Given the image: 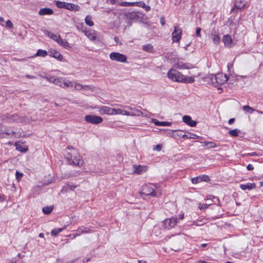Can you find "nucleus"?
Instances as JSON below:
<instances>
[{"instance_id": "obj_24", "label": "nucleus", "mask_w": 263, "mask_h": 263, "mask_svg": "<svg viewBox=\"0 0 263 263\" xmlns=\"http://www.w3.org/2000/svg\"><path fill=\"white\" fill-rule=\"evenodd\" d=\"M63 88L73 87L74 86V82L70 81L64 78L63 82Z\"/></svg>"}, {"instance_id": "obj_59", "label": "nucleus", "mask_w": 263, "mask_h": 263, "mask_svg": "<svg viewBox=\"0 0 263 263\" xmlns=\"http://www.w3.org/2000/svg\"><path fill=\"white\" fill-rule=\"evenodd\" d=\"M184 218V213L183 212H181L180 214L179 215V218H178V220H182Z\"/></svg>"}, {"instance_id": "obj_41", "label": "nucleus", "mask_w": 263, "mask_h": 263, "mask_svg": "<svg viewBox=\"0 0 263 263\" xmlns=\"http://www.w3.org/2000/svg\"><path fill=\"white\" fill-rule=\"evenodd\" d=\"M211 203H199L198 204V208L200 210H204L208 208L209 205H210Z\"/></svg>"}, {"instance_id": "obj_56", "label": "nucleus", "mask_w": 263, "mask_h": 263, "mask_svg": "<svg viewBox=\"0 0 263 263\" xmlns=\"http://www.w3.org/2000/svg\"><path fill=\"white\" fill-rule=\"evenodd\" d=\"M119 5L122 6H127L132 5V3L123 2L119 3Z\"/></svg>"}, {"instance_id": "obj_3", "label": "nucleus", "mask_w": 263, "mask_h": 263, "mask_svg": "<svg viewBox=\"0 0 263 263\" xmlns=\"http://www.w3.org/2000/svg\"><path fill=\"white\" fill-rule=\"evenodd\" d=\"M111 60L120 63H126L127 57L125 55L117 52H111L109 54Z\"/></svg>"}, {"instance_id": "obj_46", "label": "nucleus", "mask_w": 263, "mask_h": 263, "mask_svg": "<svg viewBox=\"0 0 263 263\" xmlns=\"http://www.w3.org/2000/svg\"><path fill=\"white\" fill-rule=\"evenodd\" d=\"M201 182V178L199 176L193 178L192 179V182L193 184H197Z\"/></svg>"}, {"instance_id": "obj_16", "label": "nucleus", "mask_w": 263, "mask_h": 263, "mask_svg": "<svg viewBox=\"0 0 263 263\" xmlns=\"http://www.w3.org/2000/svg\"><path fill=\"white\" fill-rule=\"evenodd\" d=\"M53 13V11L49 8H42L40 10L39 12V14L40 15H51Z\"/></svg>"}, {"instance_id": "obj_9", "label": "nucleus", "mask_w": 263, "mask_h": 263, "mask_svg": "<svg viewBox=\"0 0 263 263\" xmlns=\"http://www.w3.org/2000/svg\"><path fill=\"white\" fill-rule=\"evenodd\" d=\"M175 67L180 69H184L192 68L193 66L190 63H184L182 62H178L175 63Z\"/></svg>"}, {"instance_id": "obj_5", "label": "nucleus", "mask_w": 263, "mask_h": 263, "mask_svg": "<svg viewBox=\"0 0 263 263\" xmlns=\"http://www.w3.org/2000/svg\"><path fill=\"white\" fill-rule=\"evenodd\" d=\"M67 158L69 160L70 164L81 166L83 163V160L82 157L77 153H76V155L73 157L72 156H67Z\"/></svg>"}, {"instance_id": "obj_27", "label": "nucleus", "mask_w": 263, "mask_h": 263, "mask_svg": "<svg viewBox=\"0 0 263 263\" xmlns=\"http://www.w3.org/2000/svg\"><path fill=\"white\" fill-rule=\"evenodd\" d=\"M48 52L46 50L42 49H39L35 54V57H45L47 55Z\"/></svg>"}, {"instance_id": "obj_26", "label": "nucleus", "mask_w": 263, "mask_h": 263, "mask_svg": "<svg viewBox=\"0 0 263 263\" xmlns=\"http://www.w3.org/2000/svg\"><path fill=\"white\" fill-rule=\"evenodd\" d=\"M195 81V79L192 77H185L183 75L182 78V81H181V83H191L194 82Z\"/></svg>"}, {"instance_id": "obj_4", "label": "nucleus", "mask_w": 263, "mask_h": 263, "mask_svg": "<svg viewBox=\"0 0 263 263\" xmlns=\"http://www.w3.org/2000/svg\"><path fill=\"white\" fill-rule=\"evenodd\" d=\"M182 34V29L179 25H176L174 27V30L172 33V41L173 42L179 43L181 39Z\"/></svg>"}, {"instance_id": "obj_52", "label": "nucleus", "mask_w": 263, "mask_h": 263, "mask_svg": "<svg viewBox=\"0 0 263 263\" xmlns=\"http://www.w3.org/2000/svg\"><path fill=\"white\" fill-rule=\"evenodd\" d=\"M23 175V173H20V172H18V171H16V173H15V176H16V179H17L18 181H19V180H20V179H21V178L22 177Z\"/></svg>"}, {"instance_id": "obj_43", "label": "nucleus", "mask_w": 263, "mask_h": 263, "mask_svg": "<svg viewBox=\"0 0 263 263\" xmlns=\"http://www.w3.org/2000/svg\"><path fill=\"white\" fill-rule=\"evenodd\" d=\"M82 88L83 90H90L91 91L94 90V87L92 86L82 85Z\"/></svg>"}, {"instance_id": "obj_61", "label": "nucleus", "mask_w": 263, "mask_h": 263, "mask_svg": "<svg viewBox=\"0 0 263 263\" xmlns=\"http://www.w3.org/2000/svg\"><path fill=\"white\" fill-rule=\"evenodd\" d=\"M233 63H229L227 65L228 70L229 71L233 67Z\"/></svg>"}, {"instance_id": "obj_29", "label": "nucleus", "mask_w": 263, "mask_h": 263, "mask_svg": "<svg viewBox=\"0 0 263 263\" xmlns=\"http://www.w3.org/2000/svg\"><path fill=\"white\" fill-rule=\"evenodd\" d=\"M223 41L226 45L230 44L232 43V40L230 35H225L223 37Z\"/></svg>"}, {"instance_id": "obj_34", "label": "nucleus", "mask_w": 263, "mask_h": 263, "mask_svg": "<svg viewBox=\"0 0 263 263\" xmlns=\"http://www.w3.org/2000/svg\"><path fill=\"white\" fill-rule=\"evenodd\" d=\"M143 14L141 13L133 12V21H138V18H142Z\"/></svg>"}, {"instance_id": "obj_30", "label": "nucleus", "mask_w": 263, "mask_h": 263, "mask_svg": "<svg viewBox=\"0 0 263 263\" xmlns=\"http://www.w3.org/2000/svg\"><path fill=\"white\" fill-rule=\"evenodd\" d=\"M53 209V208L52 206H47L44 207L42 209V211L45 214H49L52 212Z\"/></svg>"}, {"instance_id": "obj_8", "label": "nucleus", "mask_w": 263, "mask_h": 263, "mask_svg": "<svg viewBox=\"0 0 263 263\" xmlns=\"http://www.w3.org/2000/svg\"><path fill=\"white\" fill-rule=\"evenodd\" d=\"M134 173L137 174H142L147 170V165H134Z\"/></svg>"}, {"instance_id": "obj_15", "label": "nucleus", "mask_w": 263, "mask_h": 263, "mask_svg": "<svg viewBox=\"0 0 263 263\" xmlns=\"http://www.w3.org/2000/svg\"><path fill=\"white\" fill-rule=\"evenodd\" d=\"M242 190H251L256 187V184L254 183H248L247 184H241L239 185Z\"/></svg>"}, {"instance_id": "obj_18", "label": "nucleus", "mask_w": 263, "mask_h": 263, "mask_svg": "<svg viewBox=\"0 0 263 263\" xmlns=\"http://www.w3.org/2000/svg\"><path fill=\"white\" fill-rule=\"evenodd\" d=\"M142 49L147 52L153 53L155 52L154 46L151 44H146L142 46Z\"/></svg>"}, {"instance_id": "obj_1", "label": "nucleus", "mask_w": 263, "mask_h": 263, "mask_svg": "<svg viewBox=\"0 0 263 263\" xmlns=\"http://www.w3.org/2000/svg\"><path fill=\"white\" fill-rule=\"evenodd\" d=\"M157 189L156 185L154 184L149 183L145 184L143 186L142 190V193L146 196H151L152 197H156L157 193L156 190Z\"/></svg>"}, {"instance_id": "obj_63", "label": "nucleus", "mask_w": 263, "mask_h": 263, "mask_svg": "<svg viewBox=\"0 0 263 263\" xmlns=\"http://www.w3.org/2000/svg\"><path fill=\"white\" fill-rule=\"evenodd\" d=\"M248 155L250 156H256L257 155V153L256 152L251 153L248 154Z\"/></svg>"}, {"instance_id": "obj_62", "label": "nucleus", "mask_w": 263, "mask_h": 263, "mask_svg": "<svg viewBox=\"0 0 263 263\" xmlns=\"http://www.w3.org/2000/svg\"><path fill=\"white\" fill-rule=\"evenodd\" d=\"M26 77L28 79H35L36 77L35 76H31V75H29V74H27L26 75Z\"/></svg>"}, {"instance_id": "obj_13", "label": "nucleus", "mask_w": 263, "mask_h": 263, "mask_svg": "<svg viewBox=\"0 0 263 263\" xmlns=\"http://www.w3.org/2000/svg\"><path fill=\"white\" fill-rule=\"evenodd\" d=\"M49 55L60 61H62L63 59V55L59 52L55 50H49Z\"/></svg>"}, {"instance_id": "obj_42", "label": "nucleus", "mask_w": 263, "mask_h": 263, "mask_svg": "<svg viewBox=\"0 0 263 263\" xmlns=\"http://www.w3.org/2000/svg\"><path fill=\"white\" fill-rule=\"evenodd\" d=\"M243 109L247 112H249V113H252L254 111V109L251 108L250 106H249V105H245L243 106Z\"/></svg>"}, {"instance_id": "obj_35", "label": "nucleus", "mask_w": 263, "mask_h": 263, "mask_svg": "<svg viewBox=\"0 0 263 263\" xmlns=\"http://www.w3.org/2000/svg\"><path fill=\"white\" fill-rule=\"evenodd\" d=\"M77 232L78 233L76 234L75 236H79L82 233H88L89 230L85 228H80L78 229Z\"/></svg>"}, {"instance_id": "obj_55", "label": "nucleus", "mask_w": 263, "mask_h": 263, "mask_svg": "<svg viewBox=\"0 0 263 263\" xmlns=\"http://www.w3.org/2000/svg\"><path fill=\"white\" fill-rule=\"evenodd\" d=\"M200 31H201V28L200 27H198L196 28V33L197 36L199 37H201Z\"/></svg>"}, {"instance_id": "obj_47", "label": "nucleus", "mask_w": 263, "mask_h": 263, "mask_svg": "<svg viewBox=\"0 0 263 263\" xmlns=\"http://www.w3.org/2000/svg\"><path fill=\"white\" fill-rule=\"evenodd\" d=\"M73 87H74L75 89H76V90H82V85L80 83H76L74 82Z\"/></svg>"}, {"instance_id": "obj_10", "label": "nucleus", "mask_w": 263, "mask_h": 263, "mask_svg": "<svg viewBox=\"0 0 263 263\" xmlns=\"http://www.w3.org/2000/svg\"><path fill=\"white\" fill-rule=\"evenodd\" d=\"M183 121L187 125L195 127L197 124V122L192 119V118L187 115H185L182 117Z\"/></svg>"}, {"instance_id": "obj_6", "label": "nucleus", "mask_w": 263, "mask_h": 263, "mask_svg": "<svg viewBox=\"0 0 263 263\" xmlns=\"http://www.w3.org/2000/svg\"><path fill=\"white\" fill-rule=\"evenodd\" d=\"M85 120L93 124H98L103 122V118L100 116L90 115L85 117Z\"/></svg>"}, {"instance_id": "obj_19", "label": "nucleus", "mask_w": 263, "mask_h": 263, "mask_svg": "<svg viewBox=\"0 0 263 263\" xmlns=\"http://www.w3.org/2000/svg\"><path fill=\"white\" fill-rule=\"evenodd\" d=\"M76 187L77 186L75 185L67 184L63 187L62 189L61 190V192L62 193H65L69 191H73Z\"/></svg>"}, {"instance_id": "obj_54", "label": "nucleus", "mask_w": 263, "mask_h": 263, "mask_svg": "<svg viewBox=\"0 0 263 263\" xmlns=\"http://www.w3.org/2000/svg\"><path fill=\"white\" fill-rule=\"evenodd\" d=\"M208 199H211L213 201V202H216L215 200H216L217 201H218L219 202V199L216 197H215V196H210L209 198H207V200Z\"/></svg>"}, {"instance_id": "obj_25", "label": "nucleus", "mask_w": 263, "mask_h": 263, "mask_svg": "<svg viewBox=\"0 0 263 263\" xmlns=\"http://www.w3.org/2000/svg\"><path fill=\"white\" fill-rule=\"evenodd\" d=\"M9 121L10 122L13 121V122H21L22 121V120L21 118L20 117L17 115L14 114V115H11L9 117Z\"/></svg>"}, {"instance_id": "obj_48", "label": "nucleus", "mask_w": 263, "mask_h": 263, "mask_svg": "<svg viewBox=\"0 0 263 263\" xmlns=\"http://www.w3.org/2000/svg\"><path fill=\"white\" fill-rule=\"evenodd\" d=\"M201 178V181L208 182L210 180L209 177L207 175H202L199 176Z\"/></svg>"}, {"instance_id": "obj_60", "label": "nucleus", "mask_w": 263, "mask_h": 263, "mask_svg": "<svg viewBox=\"0 0 263 263\" xmlns=\"http://www.w3.org/2000/svg\"><path fill=\"white\" fill-rule=\"evenodd\" d=\"M160 23L163 26L165 25V20H164V18L163 17H161L160 18Z\"/></svg>"}, {"instance_id": "obj_14", "label": "nucleus", "mask_w": 263, "mask_h": 263, "mask_svg": "<svg viewBox=\"0 0 263 263\" xmlns=\"http://www.w3.org/2000/svg\"><path fill=\"white\" fill-rule=\"evenodd\" d=\"M85 34L91 40H96L97 39V34L95 30L89 29L85 31Z\"/></svg>"}, {"instance_id": "obj_39", "label": "nucleus", "mask_w": 263, "mask_h": 263, "mask_svg": "<svg viewBox=\"0 0 263 263\" xmlns=\"http://www.w3.org/2000/svg\"><path fill=\"white\" fill-rule=\"evenodd\" d=\"M204 145L207 146L209 148L216 147L217 145L213 142H204Z\"/></svg>"}, {"instance_id": "obj_44", "label": "nucleus", "mask_w": 263, "mask_h": 263, "mask_svg": "<svg viewBox=\"0 0 263 263\" xmlns=\"http://www.w3.org/2000/svg\"><path fill=\"white\" fill-rule=\"evenodd\" d=\"M55 3H56V6L58 8H65V4H66L65 2H63L58 1L55 2Z\"/></svg>"}, {"instance_id": "obj_45", "label": "nucleus", "mask_w": 263, "mask_h": 263, "mask_svg": "<svg viewBox=\"0 0 263 263\" xmlns=\"http://www.w3.org/2000/svg\"><path fill=\"white\" fill-rule=\"evenodd\" d=\"M50 36L52 40H53L54 41H56L57 43L58 42V40H59L60 38L61 37L60 35L59 34L51 33Z\"/></svg>"}, {"instance_id": "obj_51", "label": "nucleus", "mask_w": 263, "mask_h": 263, "mask_svg": "<svg viewBox=\"0 0 263 263\" xmlns=\"http://www.w3.org/2000/svg\"><path fill=\"white\" fill-rule=\"evenodd\" d=\"M6 27L9 28H12L13 27V24L10 20H8L6 22Z\"/></svg>"}, {"instance_id": "obj_21", "label": "nucleus", "mask_w": 263, "mask_h": 263, "mask_svg": "<svg viewBox=\"0 0 263 263\" xmlns=\"http://www.w3.org/2000/svg\"><path fill=\"white\" fill-rule=\"evenodd\" d=\"M152 122L157 126H169L171 125V123L169 122H160L158 121L157 119H153Z\"/></svg>"}, {"instance_id": "obj_50", "label": "nucleus", "mask_w": 263, "mask_h": 263, "mask_svg": "<svg viewBox=\"0 0 263 263\" xmlns=\"http://www.w3.org/2000/svg\"><path fill=\"white\" fill-rule=\"evenodd\" d=\"M135 5L142 8L145 6V4L143 2L133 3V5Z\"/></svg>"}, {"instance_id": "obj_32", "label": "nucleus", "mask_w": 263, "mask_h": 263, "mask_svg": "<svg viewBox=\"0 0 263 263\" xmlns=\"http://www.w3.org/2000/svg\"><path fill=\"white\" fill-rule=\"evenodd\" d=\"M64 78L60 77V78H56L55 80L54 84L60 86V87H63V82L64 81Z\"/></svg>"}, {"instance_id": "obj_37", "label": "nucleus", "mask_w": 263, "mask_h": 263, "mask_svg": "<svg viewBox=\"0 0 263 263\" xmlns=\"http://www.w3.org/2000/svg\"><path fill=\"white\" fill-rule=\"evenodd\" d=\"M211 83L214 87H218V85L216 84L217 80V74L215 75L212 76L210 78Z\"/></svg>"}, {"instance_id": "obj_58", "label": "nucleus", "mask_w": 263, "mask_h": 263, "mask_svg": "<svg viewBox=\"0 0 263 263\" xmlns=\"http://www.w3.org/2000/svg\"><path fill=\"white\" fill-rule=\"evenodd\" d=\"M181 245H180L178 247L172 248V249L175 251H178L181 249Z\"/></svg>"}, {"instance_id": "obj_40", "label": "nucleus", "mask_w": 263, "mask_h": 263, "mask_svg": "<svg viewBox=\"0 0 263 263\" xmlns=\"http://www.w3.org/2000/svg\"><path fill=\"white\" fill-rule=\"evenodd\" d=\"M43 78L45 79H46L47 81H48L49 82L52 83L54 84L55 80L56 78L55 77L49 76L44 77Z\"/></svg>"}, {"instance_id": "obj_12", "label": "nucleus", "mask_w": 263, "mask_h": 263, "mask_svg": "<svg viewBox=\"0 0 263 263\" xmlns=\"http://www.w3.org/2000/svg\"><path fill=\"white\" fill-rule=\"evenodd\" d=\"M113 110V108H110L106 106H103L100 107L99 111L101 115L106 114L109 115H112Z\"/></svg>"}, {"instance_id": "obj_33", "label": "nucleus", "mask_w": 263, "mask_h": 263, "mask_svg": "<svg viewBox=\"0 0 263 263\" xmlns=\"http://www.w3.org/2000/svg\"><path fill=\"white\" fill-rule=\"evenodd\" d=\"M65 229V227L63 228H57L52 230L51 232V234L52 236H57L61 232Z\"/></svg>"}, {"instance_id": "obj_38", "label": "nucleus", "mask_w": 263, "mask_h": 263, "mask_svg": "<svg viewBox=\"0 0 263 263\" xmlns=\"http://www.w3.org/2000/svg\"><path fill=\"white\" fill-rule=\"evenodd\" d=\"M182 137L186 138L187 139H195L198 138L199 136H197L196 135H195L194 134H190V136H189L188 135L184 134L182 136Z\"/></svg>"}, {"instance_id": "obj_28", "label": "nucleus", "mask_w": 263, "mask_h": 263, "mask_svg": "<svg viewBox=\"0 0 263 263\" xmlns=\"http://www.w3.org/2000/svg\"><path fill=\"white\" fill-rule=\"evenodd\" d=\"M212 40L214 44L217 45L219 44L220 42V37L218 34H212Z\"/></svg>"}, {"instance_id": "obj_20", "label": "nucleus", "mask_w": 263, "mask_h": 263, "mask_svg": "<svg viewBox=\"0 0 263 263\" xmlns=\"http://www.w3.org/2000/svg\"><path fill=\"white\" fill-rule=\"evenodd\" d=\"M14 132L10 129V128H5V129L3 130L2 129H0V137L4 138L5 135H10L11 134H13Z\"/></svg>"}, {"instance_id": "obj_53", "label": "nucleus", "mask_w": 263, "mask_h": 263, "mask_svg": "<svg viewBox=\"0 0 263 263\" xmlns=\"http://www.w3.org/2000/svg\"><path fill=\"white\" fill-rule=\"evenodd\" d=\"M162 145L161 144H157L154 147V150L157 151H160L162 149Z\"/></svg>"}, {"instance_id": "obj_17", "label": "nucleus", "mask_w": 263, "mask_h": 263, "mask_svg": "<svg viewBox=\"0 0 263 263\" xmlns=\"http://www.w3.org/2000/svg\"><path fill=\"white\" fill-rule=\"evenodd\" d=\"M65 8L67 10H74L77 11L79 10L80 7L77 5L66 3Z\"/></svg>"}, {"instance_id": "obj_23", "label": "nucleus", "mask_w": 263, "mask_h": 263, "mask_svg": "<svg viewBox=\"0 0 263 263\" xmlns=\"http://www.w3.org/2000/svg\"><path fill=\"white\" fill-rule=\"evenodd\" d=\"M58 43L64 48L67 49L70 48V46L68 42L66 40L62 39L61 37L60 38V40H58Z\"/></svg>"}, {"instance_id": "obj_7", "label": "nucleus", "mask_w": 263, "mask_h": 263, "mask_svg": "<svg viewBox=\"0 0 263 263\" xmlns=\"http://www.w3.org/2000/svg\"><path fill=\"white\" fill-rule=\"evenodd\" d=\"M178 222V218L173 217L171 218H167L164 220L163 224L165 229H170L174 228Z\"/></svg>"}, {"instance_id": "obj_31", "label": "nucleus", "mask_w": 263, "mask_h": 263, "mask_svg": "<svg viewBox=\"0 0 263 263\" xmlns=\"http://www.w3.org/2000/svg\"><path fill=\"white\" fill-rule=\"evenodd\" d=\"M85 23L89 26H92L94 25L93 21H92V17L90 15H87L85 18Z\"/></svg>"}, {"instance_id": "obj_11", "label": "nucleus", "mask_w": 263, "mask_h": 263, "mask_svg": "<svg viewBox=\"0 0 263 263\" xmlns=\"http://www.w3.org/2000/svg\"><path fill=\"white\" fill-rule=\"evenodd\" d=\"M227 81L228 79L226 75H223L221 73H218L217 74L216 84L218 85V87L224 84V83Z\"/></svg>"}, {"instance_id": "obj_49", "label": "nucleus", "mask_w": 263, "mask_h": 263, "mask_svg": "<svg viewBox=\"0 0 263 263\" xmlns=\"http://www.w3.org/2000/svg\"><path fill=\"white\" fill-rule=\"evenodd\" d=\"M141 112L137 109L133 108V116H139L141 115Z\"/></svg>"}, {"instance_id": "obj_64", "label": "nucleus", "mask_w": 263, "mask_h": 263, "mask_svg": "<svg viewBox=\"0 0 263 263\" xmlns=\"http://www.w3.org/2000/svg\"><path fill=\"white\" fill-rule=\"evenodd\" d=\"M144 8L145 9L146 11H148L151 9V7L149 6L146 5H145V6L144 7Z\"/></svg>"}, {"instance_id": "obj_36", "label": "nucleus", "mask_w": 263, "mask_h": 263, "mask_svg": "<svg viewBox=\"0 0 263 263\" xmlns=\"http://www.w3.org/2000/svg\"><path fill=\"white\" fill-rule=\"evenodd\" d=\"M240 133V130L238 129H234L233 130H230L228 133L232 137H237L238 135V134Z\"/></svg>"}, {"instance_id": "obj_57", "label": "nucleus", "mask_w": 263, "mask_h": 263, "mask_svg": "<svg viewBox=\"0 0 263 263\" xmlns=\"http://www.w3.org/2000/svg\"><path fill=\"white\" fill-rule=\"evenodd\" d=\"M247 168L249 171H252L254 169V167H253V165H252L251 164H249L247 166Z\"/></svg>"}, {"instance_id": "obj_22", "label": "nucleus", "mask_w": 263, "mask_h": 263, "mask_svg": "<svg viewBox=\"0 0 263 263\" xmlns=\"http://www.w3.org/2000/svg\"><path fill=\"white\" fill-rule=\"evenodd\" d=\"M112 112H113L112 115H127V116L130 115L129 112H128V111H127L126 110H122L121 109L114 108V110L112 111Z\"/></svg>"}, {"instance_id": "obj_2", "label": "nucleus", "mask_w": 263, "mask_h": 263, "mask_svg": "<svg viewBox=\"0 0 263 263\" xmlns=\"http://www.w3.org/2000/svg\"><path fill=\"white\" fill-rule=\"evenodd\" d=\"M167 76L169 79L175 82H181L182 81L183 74L175 69L170 70L167 72Z\"/></svg>"}]
</instances>
